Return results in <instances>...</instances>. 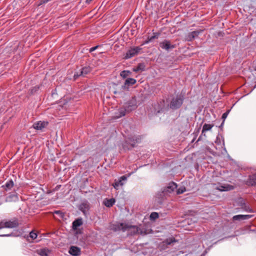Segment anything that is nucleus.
<instances>
[{
    "instance_id": "aec40b11",
    "label": "nucleus",
    "mask_w": 256,
    "mask_h": 256,
    "mask_svg": "<svg viewBox=\"0 0 256 256\" xmlns=\"http://www.w3.org/2000/svg\"><path fill=\"white\" fill-rule=\"evenodd\" d=\"M233 186L229 184L220 185L216 188L220 191H228L232 190Z\"/></svg>"
},
{
    "instance_id": "f257e3e1",
    "label": "nucleus",
    "mask_w": 256,
    "mask_h": 256,
    "mask_svg": "<svg viewBox=\"0 0 256 256\" xmlns=\"http://www.w3.org/2000/svg\"><path fill=\"white\" fill-rule=\"evenodd\" d=\"M136 82V80L132 78H127L124 84L123 85H122L120 86H118L116 88V90L114 92V94H122L124 92V90H128V86L130 85H133Z\"/></svg>"
},
{
    "instance_id": "4c0bfd02",
    "label": "nucleus",
    "mask_w": 256,
    "mask_h": 256,
    "mask_svg": "<svg viewBox=\"0 0 256 256\" xmlns=\"http://www.w3.org/2000/svg\"><path fill=\"white\" fill-rule=\"evenodd\" d=\"M99 47V46H94V47H92L90 49V52H92L94 51L95 50H96Z\"/></svg>"
},
{
    "instance_id": "a878e982",
    "label": "nucleus",
    "mask_w": 256,
    "mask_h": 256,
    "mask_svg": "<svg viewBox=\"0 0 256 256\" xmlns=\"http://www.w3.org/2000/svg\"><path fill=\"white\" fill-rule=\"evenodd\" d=\"M115 200L114 198L106 199L104 201V204L107 207H110L114 204Z\"/></svg>"
},
{
    "instance_id": "c756f323",
    "label": "nucleus",
    "mask_w": 256,
    "mask_h": 256,
    "mask_svg": "<svg viewBox=\"0 0 256 256\" xmlns=\"http://www.w3.org/2000/svg\"><path fill=\"white\" fill-rule=\"evenodd\" d=\"M212 127V126L210 124H205L203 127L202 130V133L203 134L204 132L210 130Z\"/></svg>"
},
{
    "instance_id": "39448f33",
    "label": "nucleus",
    "mask_w": 256,
    "mask_h": 256,
    "mask_svg": "<svg viewBox=\"0 0 256 256\" xmlns=\"http://www.w3.org/2000/svg\"><path fill=\"white\" fill-rule=\"evenodd\" d=\"M126 230H128L129 232H130L132 234H143V232L138 226H131L126 224Z\"/></svg>"
},
{
    "instance_id": "ea45409f",
    "label": "nucleus",
    "mask_w": 256,
    "mask_h": 256,
    "mask_svg": "<svg viewBox=\"0 0 256 256\" xmlns=\"http://www.w3.org/2000/svg\"><path fill=\"white\" fill-rule=\"evenodd\" d=\"M50 0H40V3L38 4V5H40L42 4H44V3H46L47 2H48V1H50Z\"/></svg>"
},
{
    "instance_id": "412c9836",
    "label": "nucleus",
    "mask_w": 256,
    "mask_h": 256,
    "mask_svg": "<svg viewBox=\"0 0 256 256\" xmlns=\"http://www.w3.org/2000/svg\"><path fill=\"white\" fill-rule=\"evenodd\" d=\"M140 140V138L138 136H134L129 138L128 142L132 146L134 147L136 143L139 142Z\"/></svg>"
},
{
    "instance_id": "58836bf2",
    "label": "nucleus",
    "mask_w": 256,
    "mask_h": 256,
    "mask_svg": "<svg viewBox=\"0 0 256 256\" xmlns=\"http://www.w3.org/2000/svg\"><path fill=\"white\" fill-rule=\"evenodd\" d=\"M54 213L58 214L60 218H63L64 216V214L60 211H56Z\"/></svg>"
},
{
    "instance_id": "b1692460",
    "label": "nucleus",
    "mask_w": 256,
    "mask_h": 256,
    "mask_svg": "<svg viewBox=\"0 0 256 256\" xmlns=\"http://www.w3.org/2000/svg\"><path fill=\"white\" fill-rule=\"evenodd\" d=\"M36 252L40 256H48L50 251L46 248H42L37 250Z\"/></svg>"
},
{
    "instance_id": "4468645a",
    "label": "nucleus",
    "mask_w": 256,
    "mask_h": 256,
    "mask_svg": "<svg viewBox=\"0 0 256 256\" xmlns=\"http://www.w3.org/2000/svg\"><path fill=\"white\" fill-rule=\"evenodd\" d=\"M68 252L73 256H78L80 254V249L77 246H72L70 248Z\"/></svg>"
},
{
    "instance_id": "ddd939ff",
    "label": "nucleus",
    "mask_w": 256,
    "mask_h": 256,
    "mask_svg": "<svg viewBox=\"0 0 256 256\" xmlns=\"http://www.w3.org/2000/svg\"><path fill=\"white\" fill-rule=\"evenodd\" d=\"M167 107L166 106L164 100L160 101L158 104V108H155V114L160 113L161 112H164Z\"/></svg>"
},
{
    "instance_id": "2eb2a0df",
    "label": "nucleus",
    "mask_w": 256,
    "mask_h": 256,
    "mask_svg": "<svg viewBox=\"0 0 256 256\" xmlns=\"http://www.w3.org/2000/svg\"><path fill=\"white\" fill-rule=\"evenodd\" d=\"M126 108L123 109L121 108L120 110V115L118 116V117H121L122 116H124L126 114V112H130L133 110H134L136 108L135 105L132 106H126Z\"/></svg>"
},
{
    "instance_id": "c9c22d12",
    "label": "nucleus",
    "mask_w": 256,
    "mask_h": 256,
    "mask_svg": "<svg viewBox=\"0 0 256 256\" xmlns=\"http://www.w3.org/2000/svg\"><path fill=\"white\" fill-rule=\"evenodd\" d=\"M228 113H229V110L226 112H224L222 114V118L224 120L227 118Z\"/></svg>"
},
{
    "instance_id": "f03ea898",
    "label": "nucleus",
    "mask_w": 256,
    "mask_h": 256,
    "mask_svg": "<svg viewBox=\"0 0 256 256\" xmlns=\"http://www.w3.org/2000/svg\"><path fill=\"white\" fill-rule=\"evenodd\" d=\"M19 222L17 218H12L8 221L4 220L0 222V229L4 228H16L19 226Z\"/></svg>"
},
{
    "instance_id": "9b49d317",
    "label": "nucleus",
    "mask_w": 256,
    "mask_h": 256,
    "mask_svg": "<svg viewBox=\"0 0 256 256\" xmlns=\"http://www.w3.org/2000/svg\"><path fill=\"white\" fill-rule=\"evenodd\" d=\"M252 216V215L250 214H238L232 217V220L234 221L236 220H248Z\"/></svg>"
},
{
    "instance_id": "6ab92c4d",
    "label": "nucleus",
    "mask_w": 256,
    "mask_h": 256,
    "mask_svg": "<svg viewBox=\"0 0 256 256\" xmlns=\"http://www.w3.org/2000/svg\"><path fill=\"white\" fill-rule=\"evenodd\" d=\"M47 124V122L40 121L35 123L33 125V128L38 130H42V129L45 128Z\"/></svg>"
},
{
    "instance_id": "423d86ee",
    "label": "nucleus",
    "mask_w": 256,
    "mask_h": 256,
    "mask_svg": "<svg viewBox=\"0 0 256 256\" xmlns=\"http://www.w3.org/2000/svg\"><path fill=\"white\" fill-rule=\"evenodd\" d=\"M238 205L240 207V208L242 209L246 212H252V210L250 208L249 206L247 205L244 200L242 198H239L237 200Z\"/></svg>"
},
{
    "instance_id": "c03bdc74",
    "label": "nucleus",
    "mask_w": 256,
    "mask_h": 256,
    "mask_svg": "<svg viewBox=\"0 0 256 256\" xmlns=\"http://www.w3.org/2000/svg\"><path fill=\"white\" fill-rule=\"evenodd\" d=\"M255 69H256V68H255Z\"/></svg>"
},
{
    "instance_id": "72a5a7b5",
    "label": "nucleus",
    "mask_w": 256,
    "mask_h": 256,
    "mask_svg": "<svg viewBox=\"0 0 256 256\" xmlns=\"http://www.w3.org/2000/svg\"><path fill=\"white\" fill-rule=\"evenodd\" d=\"M130 74V71L123 70L120 72V76L123 78H126Z\"/></svg>"
},
{
    "instance_id": "a19ab883",
    "label": "nucleus",
    "mask_w": 256,
    "mask_h": 256,
    "mask_svg": "<svg viewBox=\"0 0 256 256\" xmlns=\"http://www.w3.org/2000/svg\"><path fill=\"white\" fill-rule=\"evenodd\" d=\"M12 235V234H2L0 235V236H10Z\"/></svg>"
},
{
    "instance_id": "c85d7f7f",
    "label": "nucleus",
    "mask_w": 256,
    "mask_h": 256,
    "mask_svg": "<svg viewBox=\"0 0 256 256\" xmlns=\"http://www.w3.org/2000/svg\"><path fill=\"white\" fill-rule=\"evenodd\" d=\"M176 242V240L174 238H170L166 240L164 242V243L166 245H170V244H172V243Z\"/></svg>"
},
{
    "instance_id": "f3484780",
    "label": "nucleus",
    "mask_w": 256,
    "mask_h": 256,
    "mask_svg": "<svg viewBox=\"0 0 256 256\" xmlns=\"http://www.w3.org/2000/svg\"><path fill=\"white\" fill-rule=\"evenodd\" d=\"M200 31H193L186 36V39L188 41H192L194 39L196 38L200 34Z\"/></svg>"
},
{
    "instance_id": "473e14b6",
    "label": "nucleus",
    "mask_w": 256,
    "mask_h": 256,
    "mask_svg": "<svg viewBox=\"0 0 256 256\" xmlns=\"http://www.w3.org/2000/svg\"><path fill=\"white\" fill-rule=\"evenodd\" d=\"M159 34L157 33L154 34V35L148 38V40L146 41V43H148L151 41H152L154 38H158Z\"/></svg>"
},
{
    "instance_id": "f704fd0d",
    "label": "nucleus",
    "mask_w": 256,
    "mask_h": 256,
    "mask_svg": "<svg viewBox=\"0 0 256 256\" xmlns=\"http://www.w3.org/2000/svg\"><path fill=\"white\" fill-rule=\"evenodd\" d=\"M186 191V189L184 187H180L176 190V194H182Z\"/></svg>"
},
{
    "instance_id": "5701e85b",
    "label": "nucleus",
    "mask_w": 256,
    "mask_h": 256,
    "mask_svg": "<svg viewBox=\"0 0 256 256\" xmlns=\"http://www.w3.org/2000/svg\"><path fill=\"white\" fill-rule=\"evenodd\" d=\"M18 199L16 194H11L6 198V200L7 202H12L17 200Z\"/></svg>"
},
{
    "instance_id": "f8f14e48",
    "label": "nucleus",
    "mask_w": 256,
    "mask_h": 256,
    "mask_svg": "<svg viewBox=\"0 0 256 256\" xmlns=\"http://www.w3.org/2000/svg\"><path fill=\"white\" fill-rule=\"evenodd\" d=\"M89 208L90 206L88 202H82L78 206L79 210H81L84 215H86L87 214Z\"/></svg>"
},
{
    "instance_id": "dca6fc26",
    "label": "nucleus",
    "mask_w": 256,
    "mask_h": 256,
    "mask_svg": "<svg viewBox=\"0 0 256 256\" xmlns=\"http://www.w3.org/2000/svg\"><path fill=\"white\" fill-rule=\"evenodd\" d=\"M30 165V164H28V162H26L25 164L26 168V170L25 172V176L28 180H31L32 178V174H31L32 166Z\"/></svg>"
},
{
    "instance_id": "e433bc0d",
    "label": "nucleus",
    "mask_w": 256,
    "mask_h": 256,
    "mask_svg": "<svg viewBox=\"0 0 256 256\" xmlns=\"http://www.w3.org/2000/svg\"><path fill=\"white\" fill-rule=\"evenodd\" d=\"M30 238H32V230L29 232V236H28L26 238V240L30 242Z\"/></svg>"
},
{
    "instance_id": "cd10ccee",
    "label": "nucleus",
    "mask_w": 256,
    "mask_h": 256,
    "mask_svg": "<svg viewBox=\"0 0 256 256\" xmlns=\"http://www.w3.org/2000/svg\"><path fill=\"white\" fill-rule=\"evenodd\" d=\"M33 243L34 242H40L41 240V237L42 236H40L38 238L37 233L35 232L34 230H33Z\"/></svg>"
},
{
    "instance_id": "393cba45",
    "label": "nucleus",
    "mask_w": 256,
    "mask_h": 256,
    "mask_svg": "<svg viewBox=\"0 0 256 256\" xmlns=\"http://www.w3.org/2000/svg\"><path fill=\"white\" fill-rule=\"evenodd\" d=\"M14 186V182L10 180L6 182L4 185L2 186L4 188V190H10Z\"/></svg>"
},
{
    "instance_id": "6e6552de",
    "label": "nucleus",
    "mask_w": 256,
    "mask_h": 256,
    "mask_svg": "<svg viewBox=\"0 0 256 256\" xmlns=\"http://www.w3.org/2000/svg\"><path fill=\"white\" fill-rule=\"evenodd\" d=\"M141 50L140 47H134L130 49L125 56L126 58H130L137 54Z\"/></svg>"
},
{
    "instance_id": "9d476101",
    "label": "nucleus",
    "mask_w": 256,
    "mask_h": 256,
    "mask_svg": "<svg viewBox=\"0 0 256 256\" xmlns=\"http://www.w3.org/2000/svg\"><path fill=\"white\" fill-rule=\"evenodd\" d=\"M90 71L91 68L90 66H85L81 70V71L79 74L76 73L74 74V78L76 79L78 76H84L89 73Z\"/></svg>"
},
{
    "instance_id": "bb28decb",
    "label": "nucleus",
    "mask_w": 256,
    "mask_h": 256,
    "mask_svg": "<svg viewBox=\"0 0 256 256\" xmlns=\"http://www.w3.org/2000/svg\"><path fill=\"white\" fill-rule=\"evenodd\" d=\"M248 182L252 186L256 185V174L249 176Z\"/></svg>"
},
{
    "instance_id": "79ce46f5",
    "label": "nucleus",
    "mask_w": 256,
    "mask_h": 256,
    "mask_svg": "<svg viewBox=\"0 0 256 256\" xmlns=\"http://www.w3.org/2000/svg\"><path fill=\"white\" fill-rule=\"evenodd\" d=\"M93 0H86V2L88 4H90Z\"/></svg>"
},
{
    "instance_id": "20e7f679",
    "label": "nucleus",
    "mask_w": 256,
    "mask_h": 256,
    "mask_svg": "<svg viewBox=\"0 0 256 256\" xmlns=\"http://www.w3.org/2000/svg\"><path fill=\"white\" fill-rule=\"evenodd\" d=\"M160 46L162 49L165 50L167 51H168L170 50L173 49L176 47L175 44H172L170 43V41L166 40L160 42Z\"/></svg>"
},
{
    "instance_id": "4be33fe9",
    "label": "nucleus",
    "mask_w": 256,
    "mask_h": 256,
    "mask_svg": "<svg viewBox=\"0 0 256 256\" xmlns=\"http://www.w3.org/2000/svg\"><path fill=\"white\" fill-rule=\"evenodd\" d=\"M82 218L76 219L72 222V228L74 230H76L78 228L82 225Z\"/></svg>"
},
{
    "instance_id": "1a4fd4ad",
    "label": "nucleus",
    "mask_w": 256,
    "mask_h": 256,
    "mask_svg": "<svg viewBox=\"0 0 256 256\" xmlns=\"http://www.w3.org/2000/svg\"><path fill=\"white\" fill-rule=\"evenodd\" d=\"M126 176H121L118 180H116L115 182L112 184V186L115 189L118 190L120 186H122L124 185V184L122 181H126Z\"/></svg>"
},
{
    "instance_id": "0eeeda50",
    "label": "nucleus",
    "mask_w": 256,
    "mask_h": 256,
    "mask_svg": "<svg viewBox=\"0 0 256 256\" xmlns=\"http://www.w3.org/2000/svg\"><path fill=\"white\" fill-rule=\"evenodd\" d=\"M126 224L124 223H116L110 224V229L114 231L122 230V231L126 230Z\"/></svg>"
},
{
    "instance_id": "37998d69",
    "label": "nucleus",
    "mask_w": 256,
    "mask_h": 256,
    "mask_svg": "<svg viewBox=\"0 0 256 256\" xmlns=\"http://www.w3.org/2000/svg\"><path fill=\"white\" fill-rule=\"evenodd\" d=\"M36 192H38V193L40 192H39L38 190H36Z\"/></svg>"
},
{
    "instance_id": "7c9ffc66",
    "label": "nucleus",
    "mask_w": 256,
    "mask_h": 256,
    "mask_svg": "<svg viewBox=\"0 0 256 256\" xmlns=\"http://www.w3.org/2000/svg\"><path fill=\"white\" fill-rule=\"evenodd\" d=\"M145 66L144 64H140L136 68H134V72L143 71Z\"/></svg>"
},
{
    "instance_id": "a211bd4d",
    "label": "nucleus",
    "mask_w": 256,
    "mask_h": 256,
    "mask_svg": "<svg viewBox=\"0 0 256 256\" xmlns=\"http://www.w3.org/2000/svg\"><path fill=\"white\" fill-rule=\"evenodd\" d=\"M177 188V185L174 182L168 184V186L165 188L164 192H166L170 193L174 192Z\"/></svg>"
},
{
    "instance_id": "7ed1b4c3",
    "label": "nucleus",
    "mask_w": 256,
    "mask_h": 256,
    "mask_svg": "<svg viewBox=\"0 0 256 256\" xmlns=\"http://www.w3.org/2000/svg\"><path fill=\"white\" fill-rule=\"evenodd\" d=\"M183 102V100L180 96L174 97L170 104V108L173 110L179 108Z\"/></svg>"
},
{
    "instance_id": "2f4dec72",
    "label": "nucleus",
    "mask_w": 256,
    "mask_h": 256,
    "mask_svg": "<svg viewBox=\"0 0 256 256\" xmlns=\"http://www.w3.org/2000/svg\"><path fill=\"white\" fill-rule=\"evenodd\" d=\"M158 218V214L156 212H152L151 213L150 216V220H154Z\"/></svg>"
}]
</instances>
